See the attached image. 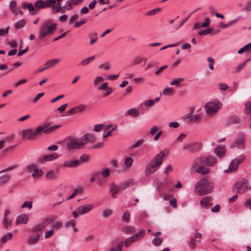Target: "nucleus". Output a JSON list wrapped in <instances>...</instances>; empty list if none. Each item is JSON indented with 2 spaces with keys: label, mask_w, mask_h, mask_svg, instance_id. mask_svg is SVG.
<instances>
[{
  "label": "nucleus",
  "mask_w": 251,
  "mask_h": 251,
  "mask_svg": "<svg viewBox=\"0 0 251 251\" xmlns=\"http://www.w3.org/2000/svg\"><path fill=\"white\" fill-rule=\"evenodd\" d=\"M95 140L96 137L94 135L86 133L80 138L70 139L67 143L66 147L69 150L78 149L89 142H93Z\"/></svg>",
  "instance_id": "obj_1"
},
{
  "label": "nucleus",
  "mask_w": 251,
  "mask_h": 251,
  "mask_svg": "<svg viewBox=\"0 0 251 251\" xmlns=\"http://www.w3.org/2000/svg\"><path fill=\"white\" fill-rule=\"evenodd\" d=\"M166 153L165 151H161L149 163L145 170L146 175L153 174L158 169L162 164V158L169 152L167 150H166Z\"/></svg>",
  "instance_id": "obj_2"
},
{
  "label": "nucleus",
  "mask_w": 251,
  "mask_h": 251,
  "mask_svg": "<svg viewBox=\"0 0 251 251\" xmlns=\"http://www.w3.org/2000/svg\"><path fill=\"white\" fill-rule=\"evenodd\" d=\"M213 184L206 178H202L195 185V192L199 196L208 194L212 191Z\"/></svg>",
  "instance_id": "obj_3"
},
{
  "label": "nucleus",
  "mask_w": 251,
  "mask_h": 251,
  "mask_svg": "<svg viewBox=\"0 0 251 251\" xmlns=\"http://www.w3.org/2000/svg\"><path fill=\"white\" fill-rule=\"evenodd\" d=\"M57 25L50 20L45 21L40 26L38 37L40 39L52 34L56 29Z\"/></svg>",
  "instance_id": "obj_4"
},
{
  "label": "nucleus",
  "mask_w": 251,
  "mask_h": 251,
  "mask_svg": "<svg viewBox=\"0 0 251 251\" xmlns=\"http://www.w3.org/2000/svg\"><path fill=\"white\" fill-rule=\"evenodd\" d=\"M60 126V125H57L49 127L48 125L44 124L43 125L38 127L35 130H33L32 132V134L30 135L29 138H34L42 132H44L46 133H51Z\"/></svg>",
  "instance_id": "obj_5"
},
{
  "label": "nucleus",
  "mask_w": 251,
  "mask_h": 251,
  "mask_svg": "<svg viewBox=\"0 0 251 251\" xmlns=\"http://www.w3.org/2000/svg\"><path fill=\"white\" fill-rule=\"evenodd\" d=\"M60 126V125H57L49 127L48 125L44 124L43 125L38 127L35 130H33L32 132V134L30 135L29 138H34L42 132H44L46 133H51Z\"/></svg>",
  "instance_id": "obj_6"
},
{
  "label": "nucleus",
  "mask_w": 251,
  "mask_h": 251,
  "mask_svg": "<svg viewBox=\"0 0 251 251\" xmlns=\"http://www.w3.org/2000/svg\"><path fill=\"white\" fill-rule=\"evenodd\" d=\"M222 104L219 102H208L204 105L206 115L212 117L215 115L220 109Z\"/></svg>",
  "instance_id": "obj_7"
},
{
  "label": "nucleus",
  "mask_w": 251,
  "mask_h": 251,
  "mask_svg": "<svg viewBox=\"0 0 251 251\" xmlns=\"http://www.w3.org/2000/svg\"><path fill=\"white\" fill-rule=\"evenodd\" d=\"M249 184L246 179H242L238 180L233 187V189L241 194L245 193L248 189Z\"/></svg>",
  "instance_id": "obj_8"
},
{
  "label": "nucleus",
  "mask_w": 251,
  "mask_h": 251,
  "mask_svg": "<svg viewBox=\"0 0 251 251\" xmlns=\"http://www.w3.org/2000/svg\"><path fill=\"white\" fill-rule=\"evenodd\" d=\"M245 160V156L241 155L238 157L232 160L227 170H225V172L227 173H232L237 170L238 165Z\"/></svg>",
  "instance_id": "obj_9"
},
{
  "label": "nucleus",
  "mask_w": 251,
  "mask_h": 251,
  "mask_svg": "<svg viewBox=\"0 0 251 251\" xmlns=\"http://www.w3.org/2000/svg\"><path fill=\"white\" fill-rule=\"evenodd\" d=\"M94 207V205L92 203H88L81 205L77 207V211L80 215H83L90 211Z\"/></svg>",
  "instance_id": "obj_10"
},
{
  "label": "nucleus",
  "mask_w": 251,
  "mask_h": 251,
  "mask_svg": "<svg viewBox=\"0 0 251 251\" xmlns=\"http://www.w3.org/2000/svg\"><path fill=\"white\" fill-rule=\"evenodd\" d=\"M86 108V106L83 104H81L73 107L67 112V113L71 115H73L76 113H80L83 112Z\"/></svg>",
  "instance_id": "obj_11"
},
{
  "label": "nucleus",
  "mask_w": 251,
  "mask_h": 251,
  "mask_svg": "<svg viewBox=\"0 0 251 251\" xmlns=\"http://www.w3.org/2000/svg\"><path fill=\"white\" fill-rule=\"evenodd\" d=\"M213 198L211 196H206L201 199L200 201V204L203 208H208L212 205L211 202Z\"/></svg>",
  "instance_id": "obj_12"
},
{
  "label": "nucleus",
  "mask_w": 251,
  "mask_h": 251,
  "mask_svg": "<svg viewBox=\"0 0 251 251\" xmlns=\"http://www.w3.org/2000/svg\"><path fill=\"white\" fill-rule=\"evenodd\" d=\"M9 8L12 14L15 16H17L18 14L22 15L23 14V12L20 8L17 7V2L15 0H12L10 2Z\"/></svg>",
  "instance_id": "obj_13"
},
{
  "label": "nucleus",
  "mask_w": 251,
  "mask_h": 251,
  "mask_svg": "<svg viewBox=\"0 0 251 251\" xmlns=\"http://www.w3.org/2000/svg\"><path fill=\"white\" fill-rule=\"evenodd\" d=\"M80 165V161L78 159L68 160L63 163V166L68 168L76 167Z\"/></svg>",
  "instance_id": "obj_14"
},
{
  "label": "nucleus",
  "mask_w": 251,
  "mask_h": 251,
  "mask_svg": "<svg viewBox=\"0 0 251 251\" xmlns=\"http://www.w3.org/2000/svg\"><path fill=\"white\" fill-rule=\"evenodd\" d=\"M29 220L28 214H22L18 216L16 221V225L19 224H25L27 223Z\"/></svg>",
  "instance_id": "obj_15"
},
{
  "label": "nucleus",
  "mask_w": 251,
  "mask_h": 251,
  "mask_svg": "<svg viewBox=\"0 0 251 251\" xmlns=\"http://www.w3.org/2000/svg\"><path fill=\"white\" fill-rule=\"evenodd\" d=\"M233 148H237L239 149H243L245 146L244 139L241 136L236 139L232 145Z\"/></svg>",
  "instance_id": "obj_16"
},
{
  "label": "nucleus",
  "mask_w": 251,
  "mask_h": 251,
  "mask_svg": "<svg viewBox=\"0 0 251 251\" xmlns=\"http://www.w3.org/2000/svg\"><path fill=\"white\" fill-rule=\"evenodd\" d=\"M58 157V155L56 153L50 154L45 155L42 158L40 159L41 163H43L47 161H53Z\"/></svg>",
  "instance_id": "obj_17"
},
{
  "label": "nucleus",
  "mask_w": 251,
  "mask_h": 251,
  "mask_svg": "<svg viewBox=\"0 0 251 251\" xmlns=\"http://www.w3.org/2000/svg\"><path fill=\"white\" fill-rule=\"evenodd\" d=\"M205 165L212 167L217 162V159L215 157L209 155L204 158Z\"/></svg>",
  "instance_id": "obj_18"
},
{
  "label": "nucleus",
  "mask_w": 251,
  "mask_h": 251,
  "mask_svg": "<svg viewBox=\"0 0 251 251\" xmlns=\"http://www.w3.org/2000/svg\"><path fill=\"white\" fill-rule=\"evenodd\" d=\"M204 157H200L196 159L194 162L192 168L194 170L199 166H202L205 165Z\"/></svg>",
  "instance_id": "obj_19"
},
{
  "label": "nucleus",
  "mask_w": 251,
  "mask_h": 251,
  "mask_svg": "<svg viewBox=\"0 0 251 251\" xmlns=\"http://www.w3.org/2000/svg\"><path fill=\"white\" fill-rule=\"evenodd\" d=\"M83 0H69L66 4V9L68 10H72L74 5H76L80 3Z\"/></svg>",
  "instance_id": "obj_20"
},
{
  "label": "nucleus",
  "mask_w": 251,
  "mask_h": 251,
  "mask_svg": "<svg viewBox=\"0 0 251 251\" xmlns=\"http://www.w3.org/2000/svg\"><path fill=\"white\" fill-rule=\"evenodd\" d=\"M197 173L202 174L206 175L208 174L210 170L208 168H207L204 166V165L202 166H199V167H197V168L194 169Z\"/></svg>",
  "instance_id": "obj_21"
},
{
  "label": "nucleus",
  "mask_w": 251,
  "mask_h": 251,
  "mask_svg": "<svg viewBox=\"0 0 251 251\" xmlns=\"http://www.w3.org/2000/svg\"><path fill=\"white\" fill-rule=\"evenodd\" d=\"M51 10L53 13H56L59 11L62 13L65 12V9H61V4L60 2H57L56 4L51 6Z\"/></svg>",
  "instance_id": "obj_22"
},
{
  "label": "nucleus",
  "mask_w": 251,
  "mask_h": 251,
  "mask_svg": "<svg viewBox=\"0 0 251 251\" xmlns=\"http://www.w3.org/2000/svg\"><path fill=\"white\" fill-rule=\"evenodd\" d=\"M123 231L126 234H131L136 231V228L131 226H126L123 229Z\"/></svg>",
  "instance_id": "obj_23"
},
{
  "label": "nucleus",
  "mask_w": 251,
  "mask_h": 251,
  "mask_svg": "<svg viewBox=\"0 0 251 251\" xmlns=\"http://www.w3.org/2000/svg\"><path fill=\"white\" fill-rule=\"evenodd\" d=\"M139 115L140 113L139 110L136 108H131L128 110L125 114V116L130 115L134 117H137L139 116Z\"/></svg>",
  "instance_id": "obj_24"
},
{
  "label": "nucleus",
  "mask_w": 251,
  "mask_h": 251,
  "mask_svg": "<svg viewBox=\"0 0 251 251\" xmlns=\"http://www.w3.org/2000/svg\"><path fill=\"white\" fill-rule=\"evenodd\" d=\"M145 234V230L143 228H141L139 229V232L137 233L134 234L132 235L133 238L137 241L141 239H142Z\"/></svg>",
  "instance_id": "obj_25"
},
{
  "label": "nucleus",
  "mask_w": 251,
  "mask_h": 251,
  "mask_svg": "<svg viewBox=\"0 0 251 251\" xmlns=\"http://www.w3.org/2000/svg\"><path fill=\"white\" fill-rule=\"evenodd\" d=\"M11 178L9 175H5L0 176V186L6 184Z\"/></svg>",
  "instance_id": "obj_26"
},
{
  "label": "nucleus",
  "mask_w": 251,
  "mask_h": 251,
  "mask_svg": "<svg viewBox=\"0 0 251 251\" xmlns=\"http://www.w3.org/2000/svg\"><path fill=\"white\" fill-rule=\"evenodd\" d=\"M60 61V59H53L48 60L45 63L46 68L48 69L53 67L56 64H57Z\"/></svg>",
  "instance_id": "obj_27"
},
{
  "label": "nucleus",
  "mask_w": 251,
  "mask_h": 251,
  "mask_svg": "<svg viewBox=\"0 0 251 251\" xmlns=\"http://www.w3.org/2000/svg\"><path fill=\"white\" fill-rule=\"evenodd\" d=\"M45 227L46 224L44 223H42L33 227L32 231L34 232H41L45 229Z\"/></svg>",
  "instance_id": "obj_28"
},
{
  "label": "nucleus",
  "mask_w": 251,
  "mask_h": 251,
  "mask_svg": "<svg viewBox=\"0 0 251 251\" xmlns=\"http://www.w3.org/2000/svg\"><path fill=\"white\" fill-rule=\"evenodd\" d=\"M226 152L225 148L222 147H218L214 149V152L219 157L223 156Z\"/></svg>",
  "instance_id": "obj_29"
},
{
  "label": "nucleus",
  "mask_w": 251,
  "mask_h": 251,
  "mask_svg": "<svg viewBox=\"0 0 251 251\" xmlns=\"http://www.w3.org/2000/svg\"><path fill=\"white\" fill-rule=\"evenodd\" d=\"M40 236V235L38 234L35 236L29 237L27 240V243L29 245H33L37 243L39 240Z\"/></svg>",
  "instance_id": "obj_30"
},
{
  "label": "nucleus",
  "mask_w": 251,
  "mask_h": 251,
  "mask_svg": "<svg viewBox=\"0 0 251 251\" xmlns=\"http://www.w3.org/2000/svg\"><path fill=\"white\" fill-rule=\"evenodd\" d=\"M240 121V118L235 115L230 117L227 120L229 125L238 124Z\"/></svg>",
  "instance_id": "obj_31"
},
{
  "label": "nucleus",
  "mask_w": 251,
  "mask_h": 251,
  "mask_svg": "<svg viewBox=\"0 0 251 251\" xmlns=\"http://www.w3.org/2000/svg\"><path fill=\"white\" fill-rule=\"evenodd\" d=\"M120 188L116 186L115 184L112 183L111 185L110 192L112 197L115 198V195L119 191Z\"/></svg>",
  "instance_id": "obj_32"
},
{
  "label": "nucleus",
  "mask_w": 251,
  "mask_h": 251,
  "mask_svg": "<svg viewBox=\"0 0 251 251\" xmlns=\"http://www.w3.org/2000/svg\"><path fill=\"white\" fill-rule=\"evenodd\" d=\"M95 59V56H91L87 58L82 60L80 62V65L82 66H85L89 65L91 62L94 61Z\"/></svg>",
  "instance_id": "obj_33"
},
{
  "label": "nucleus",
  "mask_w": 251,
  "mask_h": 251,
  "mask_svg": "<svg viewBox=\"0 0 251 251\" xmlns=\"http://www.w3.org/2000/svg\"><path fill=\"white\" fill-rule=\"evenodd\" d=\"M89 38H90V44L93 45L98 40V34L96 33H91L89 35Z\"/></svg>",
  "instance_id": "obj_34"
},
{
  "label": "nucleus",
  "mask_w": 251,
  "mask_h": 251,
  "mask_svg": "<svg viewBox=\"0 0 251 251\" xmlns=\"http://www.w3.org/2000/svg\"><path fill=\"white\" fill-rule=\"evenodd\" d=\"M32 131L30 129L23 130L22 132V138H27L29 140L33 139V138H29L32 134Z\"/></svg>",
  "instance_id": "obj_35"
},
{
  "label": "nucleus",
  "mask_w": 251,
  "mask_h": 251,
  "mask_svg": "<svg viewBox=\"0 0 251 251\" xmlns=\"http://www.w3.org/2000/svg\"><path fill=\"white\" fill-rule=\"evenodd\" d=\"M26 24V22L25 20L22 19L18 21L14 25L16 29H19L23 27Z\"/></svg>",
  "instance_id": "obj_36"
},
{
  "label": "nucleus",
  "mask_w": 251,
  "mask_h": 251,
  "mask_svg": "<svg viewBox=\"0 0 251 251\" xmlns=\"http://www.w3.org/2000/svg\"><path fill=\"white\" fill-rule=\"evenodd\" d=\"M183 80L184 79L182 77H178L177 78H175L170 82V85H176V87H179L180 86V83L183 81Z\"/></svg>",
  "instance_id": "obj_37"
},
{
  "label": "nucleus",
  "mask_w": 251,
  "mask_h": 251,
  "mask_svg": "<svg viewBox=\"0 0 251 251\" xmlns=\"http://www.w3.org/2000/svg\"><path fill=\"white\" fill-rule=\"evenodd\" d=\"M43 174V172L41 169H38V168L36 169L34 172L32 174V176L34 178L37 179L39 178Z\"/></svg>",
  "instance_id": "obj_38"
},
{
  "label": "nucleus",
  "mask_w": 251,
  "mask_h": 251,
  "mask_svg": "<svg viewBox=\"0 0 251 251\" xmlns=\"http://www.w3.org/2000/svg\"><path fill=\"white\" fill-rule=\"evenodd\" d=\"M174 93V90L171 87H166L163 91V94L165 96H168L173 95Z\"/></svg>",
  "instance_id": "obj_39"
},
{
  "label": "nucleus",
  "mask_w": 251,
  "mask_h": 251,
  "mask_svg": "<svg viewBox=\"0 0 251 251\" xmlns=\"http://www.w3.org/2000/svg\"><path fill=\"white\" fill-rule=\"evenodd\" d=\"M12 237L13 235L12 233L8 232L6 234L2 237L1 241L3 244L5 243L7 241L10 240Z\"/></svg>",
  "instance_id": "obj_40"
},
{
  "label": "nucleus",
  "mask_w": 251,
  "mask_h": 251,
  "mask_svg": "<svg viewBox=\"0 0 251 251\" xmlns=\"http://www.w3.org/2000/svg\"><path fill=\"white\" fill-rule=\"evenodd\" d=\"M144 142V139H139V140H137L134 144L132 145L129 147V149L132 150V149H134L135 148H137L141 146Z\"/></svg>",
  "instance_id": "obj_41"
},
{
  "label": "nucleus",
  "mask_w": 251,
  "mask_h": 251,
  "mask_svg": "<svg viewBox=\"0 0 251 251\" xmlns=\"http://www.w3.org/2000/svg\"><path fill=\"white\" fill-rule=\"evenodd\" d=\"M188 119L191 122L198 123L201 120V117L199 115H194L189 116Z\"/></svg>",
  "instance_id": "obj_42"
},
{
  "label": "nucleus",
  "mask_w": 251,
  "mask_h": 251,
  "mask_svg": "<svg viewBox=\"0 0 251 251\" xmlns=\"http://www.w3.org/2000/svg\"><path fill=\"white\" fill-rule=\"evenodd\" d=\"M82 193V189L81 188H76L74 189L72 194L69 197L68 200H71L75 197L77 194Z\"/></svg>",
  "instance_id": "obj_43"
},
{
  "label": "nucleus",
  "mask_w": 251,
  "mask_h": 251,
  "mask_svg": "<svg viewBox=\"0 0 251 251\" xmlns=\"http://www.w3.org/2000/svg\"><path fill=\"white\" fill-rule=\"evenodd\" d=\"M57 174L53 171H50L46 174V178L49 179L53 180L56 178Z\"/></svg>",
  "instance_id": "obj_44"
},
{
  "label": "nucleus",
  "mask_w": 251,
  "mask_h": 251,
  "mask_svg": "<svg viewBox=\"0 0 251 251\" xmlns=\"http://www.w3.org/2000/svg\"><path fill=\"white\" fill-rule=\"evenodd\" d=\"M55 0H42V2H43V8L49 7L51 6L52 4H53V2H54Z\"/></svg>",
  "instance_id": "obj_45"
},
{
  "label": "nucleus",
  "mask_w": 251,
  "mask_h": 251,
  "mask_svg": "<svg viewBox=\"0 0 251 251\" xmlns=\"http://www.w3.org/2000/svg\"><path fill=\"white\" fill-rule=\"evenodd\" d=\"M136 241L134 238L131 236L130 237L126 239L125 241V246L126 247H129L131 244H132L133 242Z\"/></svg>",
  "instance_id": "obj_46"
},
{
  "label": "nucleus",
  "mask_w": 251,
  "mask_h": 251,
  "mask_svg": "<svg viewBox=\"0 0 251 251\" xmlns=\"http://www.w3.org/2000/svg\"><path fill=\"white\" fill-rule=\"evenodd\" d=\"M123 242H121L116 247H112L108 251H122V247H123Z\"/></svg>",
  "instance_id": "obj_47"
},
{
  "label": "nucleus",
  "mask_w": 251,
  "mask_h": 251,
  "mask_svg": "<svg viewBox=\"0 0 251 251\" xmlns=\"http://www.w3.org/2000/svg\"><path fill=\"white\" fill-rule=\"evenodd\" d=\"M213 30H214L213 28H209L206 30L200 31L199 32V35H200L201 36H202V35L210 34L213 31Z\"/></svg>",
  "instance_id": "obj_48"
},
{
  "label": "nucleus",
  "mask_w": 251,
  "mask_h": 251,
  "mask_svg": "<svg viewBox=\"0 0 251 251\" xmlns=\"http://www.w3.org/2000/svg\"><path fill=\"white\" fill-rule=\"evenodd\" d=\"M130 213L128 211H126L122 216V220L128 223L130 220Z\"/></svg>",
  "instance_id": "obj_49"
},
{
  "label": "nucleus",
  "mask_w": 251,
  "mask_h": 251,
  "mask_svg": "<svg viewBox=\"0 0 251 251\" xmlns=\"http://www.w3.org/2000/svg\"><path fill=\"white\" fill-rule=\"evenodd\" d=\"M2 224L4 227L7 228L11 225V221L9 219V218H3Z\"/></svg>",
  "instance_id": "obj_50"
},
{
  "label": "nucleus",
  "mask_w": 251,
  "mask_h": 251,
  "mask_svg": "<svg viewBox=\"0 0 251 251\" xmlns=\"http://www.w3.org/2000/svg\"><path fill=\"white\" fill-rule=\"evenodd\" d=\"M133 163V160L131 157H127L125 159V164L126 166L129 167L131 166Z\"/></svg>",
  "instance_id": "obj_51"
},
{
  "label": "nucleus",
  "mask_w": 251,
  "mask_h": 251,
  "mask_svg": "<svg viewBox=\"0 0 251 251\" xmlns=\"http://www.w3.org/2000/svg\"><path fill=\"white\" fill-rule=\"evenodd\" d=\"M27 8L33 15L36 14L37 12V10L35 9V7H34L32 3H28Z\"/></svg>",
  "instance_id": "obj_52"
},
{
  "label": "nucleus",
  "mask_w": 251,
  "mask_h": 251,
  "mask_svg": "<svg viewBox=\"0 0 251 251\" xmlns=\"http://www.w3.org/2000/svg\"><path fill=\"white\" fill-rule=\"evenodd\" d=\"M37 167L34 164H30L28 166H27L26 168V170L29 172H34V171L37 169Z\"/></svg>",
  "instance_id": "obj_53"
},
{
  "label": "nucleus",
  "mask_w": 251,
  "mask_h": 251,
  "mask_svg": "<svg viewBox=\"0 0 251 251\" xmlns=\"http://www.w3.org/2000/svg\"><path fill=\"white\" fill-rule=\"evenodd\" d=\"M163 239L162 238L157 237L155 238L152 240V244L155 246H158L160 245L163 241Z\"/></svg>",
  "instance_id": "obj_54"
},
{
  "label": "nucleus",
  "mask_w": 251,
  "mask_h": 251,
  "mask_svg": "<svg viewBox=\"0 0 251 251\" xmlns=\"http://www.w3.org/2000/svg\"><path fill=\"white\" fill-rule=\"evenodd\" d=\"M90 158L89 155L86 154H83L80 157V162H82L83 163H86L87 162Z\"/></svg>",
  "instance_id": "obj_55"
},
{
  "label": "nucleus",
  "mask_w": 251,
  "mask_h": 251,
  "mask_svg": "<svg viewBox=\"0 0 251 251\" xmlns=\"http://www.w3.org/2000/svg\"><path fill=\"white\" fill-rule=\"evenodd\" d=\"M143 60H146V59H144L141 57H136L133 60L132 64L134 65H136L140 64L143 61Z\"/></svg>",
  "instance_id": "obj_56"
},
{
  "label": "nucleus",
  "mask_w": 251,
  "mask_h": 251,
  "mask_svg": "<svg viewBox=\"0 0 251 251\" xmlns=\"http://www.w3.org/2000/svg\"><path fill=\"white\" fill-rule=\"evenodd\" d=\"M244 112L245 114H249L251 112V102H248L245 104Z\"/></svg>",
  "instance_id": "obj_57"
},
{
  "label": "nucleus",
  "mask_w": 251,
  "mask_h": 251,
  "mask_svg": "<svg viewBox=\"0 0 251 251\" xmlns=\"http://www.w3.org/2000/svg\"><path fill=\"white\" fill-rule=\"evenodd\" d=\"M154 104V101L153 100H148L145 101L142 105H144L145 107H151Z\"/></svg>",
  "instance_id": "obj_58"
},
{
  "label": "nucleus",
  "mask_w": 251,
  "mask_h": 251,
  "mask_svg": "<svg viewBox=\"0 0 251 251\" xmlns=\"http://www.w3.org/2000/svg\"><path fill=\"white\" fill-rule=\"evenodd\" d=\"M62 223L60 222H55L53 223L51 227L54 229H58L62 227Z\"/></svg>",
  "instance_id": "obj_59"
},
{
  "label": "nucleus",
  "mask_w": 251,
  "mask_h": 251,
  "mask_svg": "<svg viewBox=\"0 0 251 251\" xmlns=\"http://www.w3.org/2000/svg\"><path fill=\"white\" fill-rule=\"evenodd\" d=\"M43 2H42V0H38L36 1L34 4V6L35 7V9L38 10L39 9H43Z\"/></svg>",
  "instance_id": "obj_60"
},
{
  "label": "nucleus",
  "mask_w": 251,
  "mask_h": 251,
  "mask_svg": "<svg viewBox=\"0 0 251 251\" xmlns=\"http://www.w3.org/2000/svg\"><path fill=\"white\" fill-rule=\"evenodd\" d=\"M112 214V210L111 209H105L104 210L102 213V216L104 218H107L111 216V215Z\"/></svg>",
  "instance_id": "obj_61"
},
{
  "label": "nucleus",
  "mask_w": 251,
  "mask_h": 251,
  "mask_svg": "<svg viewBox=\"0 0 251 251\" xmlns=\"http://www.w3.org/2000/svg\"><path fill=\"white\" fill-rule=\"evenodd\" d=\"M243 10L246 12L251 11V0L249 1L246 4L245 6L243 9Z\"/></svg>",
  "instance_id": "obj_62"
},
{
  "label": "nucleus",
  "mask_w": 251,
  "mask_h": 251,
  "mask_svg": "<svg viewBox=\"0 0 251 251\" xmlns=\"http://www.w3.org/2000/svg\"><path fill=\"white\" fill-rule=\"evenodd\" d=\"M32 207V202L30 201H25L23 204L22 205L21 207L23 208H25V207H28L29 209H31Z\"/></svg>",
  "instance_id": "obj_63"
},
{
  "label": "nucleus",
  "mask_w": 251,
  "mask_h": 251,
  "mask_svg": "<svg viewBox=\"0 0 251 251\" xmlns=\"http://www.w3.org/2000/svg\"><path fill=\"white\" fill-rule=\"evenodd\" d=\"M102 176L104 178L110 176V171L108 169H105L100 173Z\"/></svg>",
  "instance_id": "obj_64"
}]
</instances>
